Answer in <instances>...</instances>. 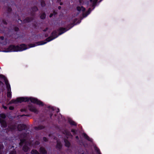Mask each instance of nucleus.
I'll return each instance as SVG.
<instances>
[{
	"label": "nucleus",
	"mask_w": 154,
	"mask_h": 154,
	"mask_svg": "<svg viewBox=\"0 0 154 154\" xmlns=\"http://www.w3.org/2000/svg\"><path fill=\"white\" fill-rule=\"evenodd\" d=\"M53 39H45V40L44 41L38 42L34 43H30L27 45L24 43H22L17 45H11L3 51L5 52L22 51L38 45H44Z\"/></svg>",
	"instance_id": "f257e3e1"
},
{
	"label": "nucleus",
	"mask_w": 154,
	"mask_h": 154,
	"mask_svg": "<svg viewBox=\"0 0 154 154\" xmlns=\"http://www.w3.org/2000/svg\"><path fill=\"white\" fill-rule=\"evenodd\" d=\"M30 100L31 102L41 106H44V103L42 102L36 98L30 97L29 98L27 97H19L17 98L16 100L14 99H12L9 102V104L12 103H21L22 102H28Z\"/></svg>",
	"instance_id": "f03ea898"
},
{
	"label": "nucleus",
	"mask_w": 154,
	"mask_h": 154,
	"mask_svg": "<svg viewBox=\"0 0 154 154\" xmlns=\"http://www.w3.org/2000/svg\"><path fill=\"white\" fill-rule=\"evenodd\" d=\"M74 26V23H71L67 26L66 28L61 27L60 28L58 31L56 30L54 31L51 33V36L47 38H56L59 35H61L71 29Z\"/></svg>",
	"instance_id": "7ed1b4c3"
},
{
	"label": "nucleus",
	"mask_w": 154,
	"mask_h": 154,
	"mask_svg": "<svg viewBox=\"0 0 154 154\" xmlns=\"http://www.w3.org/2000/svg\"><path fill=\"white\" fill-rule=\"evenodd\" d=\"M11 39H0V44L3 45H6L11 43Z\"/></svg>",
	"instance_id": "20e7f679"
},
{
	"label": "nucleus",
	"mask_w": 154,
	"mask_h": 154,
	"mask_svg": "<svg viewBox=\"0 0 154 154\" xmlns=\"http://www.w3.org/2000/svg\"><path fill=\"white\" fill-rule=\"evenodd\" d=\"M27 127L26 125L23 124H20L18 125L17 128L18 131H21L25 130Z\"/></svg>",
	"instance_id": "39448f33"
},
{
	"label": "nucleus",
	"mask_w": 154,
	"mask_h": 154,
	"mask_svg": "<svg viewBox=\"0 0 154 154\" xmlns=\"http://www.w3.org/2000/svg\"><path fill=\"white\" fill-rule=\"evenodd\" d=\"M28 107L30 111L33 112L34 113H38V110L33 105H29Z\"/></svg>",
	"instance_id": "423d86ee"
},
{
	"label": "nucleus",
	"mask_w": 154,
	"mask_h": 154,
	"mask_svg": "<svg viewBox=\"0 0 154 154\" xmlns=\"http://www.w3.org/2000/svg\"><path fill=\"white\" fill-rule=\"evenodd\" d=\"M0 123L2 127L5 128L7 127V125L6 121L4 119H0Z\"/></svg>",
	"instance_id": "0eeeda50"
},
{
	"label": "nucleus",
	"mask_w": 154,
	"mask_h": 154,
	"mask_svg": "<svg viewBox=\"0 0 154 154\" xmlns=\"http://www.w3.org/2000/svg\"><path fill=\"white\" fill-rule=\"evenodd\" d=\"M29 149V147L28 146V143H26L23 146L22 150L25 152H27Z\"/></svg>",
	"instance_id": "6e6552de"
},
{
	"label": "nucleus",
	"mask_w": 154,
	"mask_h": 154,
	"mask_svg": "<svg viewBox=\"0 0 154 154\" xmlns=\"http://www.w3.org/2000/svg\"><path fill=\"white\" fill-rule=\"evenodd\" d=\"M39 152L42 154H47V151L43 147H41L39 148Z\"/></svg>",
	"instance_id": "1a4fd4ad"
},
{
	"label": "nucleus",
	"mask_w": 154,
	"mask_h": 154,
	"mask_svg": "<svg viewBox=\"0 0 154 154\" xmlns=\"http://www.w3.org/2000/svg\"><path fill=\"white\" fill-rule=\"evenodd\" d=\"M33 19V17H27L23 20L25 23H29Z\"/></svg>",
	"instance_id": "9d476101"
},
{
	"label": "nucleus",
	"mask_w": 154,
	"mask_h": 154,
	"mask_svg": "<svg viewBox=\"0 0 154 154\" xmlns=\"http://www.w3.org/2000/svg\"><path fill=\"white\" fill-rule=\"evenodd\" d=\"M64 141L65 143V146L68 148H69L71 145V144L68 140L66 139H64Z\"/></svg>",
	"instance_id": "9b49d317"
},
{
	"label": "nucleus",
	"mask_w": 154,
	"mask_h": 154,
	"mask_svg": "<svg viewBox=\"0 0 154 154\" xmlns=\"http://www.w3.org/2000/svg\"><path fill=\"white\" fill-rule=\"evenodd\" d=\"M62 145L60 141H57V143L56 145V148L59 150H60L62 147Z\"/></svg>",
	"instance_id": "f8f14e48"
},
{
	"label": "nucleus",
	"mask_w": 154,
	"mask_h": 154,
	"mask_svg": "<svg viewBox=\"0 0 154 154\" xmlns=\"http://www.w3.org/2000/svg\"><path fill=\"white\" fill-rule=\"evenodd\" d=\"M82 136L84 137L88 141L91 142L92 139L90 138L85 133H83L82 134Z\"/></svg>",
	"instance_id": "ddd939ff"
},
{
	"label": "nucleus",
	"mask_w": 154,
	"mask_h": 154,
	"mask_svg": "<svg viewBox=\"0 0 154 154\" xmlns=\"http://www.w3.org/2000/svg\"><path fill=\"white\" fill-rule=\"evenodd\" d=\"M20 142L19 143V145L20 146H22L24 143L25 144L26 143H27L26 140L24 138L20 139Z\"/></svg>",
	"instance_id": "4468645a"
},
{
	"label": "nucleus",
	"mask_w": 154,
	"mask_h": 154,
	"mask_svg": "<svg viewBox=\"0 0 154 154\" xmlns=\"http://www.w3.org/2000/svg\"><path fill=\"white\" fill-rule=\"evenodd\" d=\"M45 128V126L42 125H39L37 126L34 127V129L37 131L42 130Z\"/></svg>",
	"instance_id": "2eb2a0df"
},
{
	"label": "nucleus",
	"mask_w": 154,
	"mask_h": 154,
	"mask_svg": "<svg viewBox=\"0 0 154 154\" xmlns=\"http://www.w3.org/2000/svg\"><path fill=\"white\" fill-rule=\"evenodd\" d=\"M76 9L79 12H80L81 10L83 12H84L85 11V8L82 6H81V7L77 6L76 7Z\"/></svg>",
	"instance_id": "dca6fc26"
},
{
	"label": "nucleus",
	"mask_w": 154,
	"mask_h": 154,
	"mask_svg": "<svg viewBox=\"0 0 154 154\" xmlns=\"http://www.w3.org/2000/svg\"><path fill=\"white\" fill-rule=\"evenodd\" d=\"M91 11V8H89L88 10L86 11L85 13H83V15L84 17H86L89 14Z\"/></svg>",
	"instance_id": "f3484780"
},
{
	"label": "nucleus",
	"mask_w": 154,
	"mask_h": 154,
	"mask_svg": "<svg viewBox=\"0 0 154 154\" xmlns=\"http://www.w3.org/2000/svg\"><path fill=\"white\" fill-rule=\"evenodd\" d=\"M68 122L70 124L72 125H74L76 126L77 125V124L74 121L72 120H69Z\"/></svg>",
	"instance_id": "a211bd4d"
},
{
	"label": "nucleus",
	"mask_w": 154,
	"mask_h": 154,
	"mask_svg": "<svg viewBox=\"0 0 154 154\" xmlns=\"http://www.w3.org/2000/svg\"><path fill=\"white\" fill-rule=\"evenodd\" d=\"M8 128L11 131H14L16 129V126L15 125H12L10 126H8Z\"/></svg>",
	"instance_id": "6ab92c4d"
},
{
	"label": "nucleus",
	"mask_w": 154,
	"mask_h": 154,
	"mask_svg": "<svg viewBox=\"0 0 154 154\" xmlns=\"http://www.w3.org/2000/svg\"><path fill=\"white\" fill-rule=\"evenodd\" d=\"M65 133L66 135L68 136V137H73V135L71 134L70 132H69V131L65 130Z\"/></svg>",
	"instance_id": "aec40b11"
},
{
	"label": "nucleus",
	"mask_w": 154,
	"mask_h": 154,
	"mask_svg": "<svg viewBox=\"0 0 154 154\" xmlns=\"http://www.w3.org/2000/svg\"><path fill=\"white\" fill-rule=\"evenodd\" d=\"M4 147V145L3 144H0V154H3V150Z\"/></svg>",
	"instance_id": "412c9836"
},
{
	"label": "nucleus",
	"mask_w": 154,
	"mask_h": 154,
	"mask_svg": "<svg viewBox=\"0 0 154 154\" xmlns=\"http://www.w3.org/2000/svg\"><path fill=\"white\" fill-rule=\"evenodd\" d=\"M46 14L45 12L41 14L40 16V18L44 20L45 18L46 17Z\"/></svg>",
	"instance_id": "4be33fe9"
},
{
	"label": "nucleus",
	"mask_w": 154,
	"mask_h": 154,
	"mask_svg": "<svg viewBox=\"0 0 154 154\" xmlns=\"http://www.w3.org/2000/svg\"><path fill=\"white\" fill-rule=\"evenodd\" d=\"M32 154H39L38 152L36 149H32L31 152Z\"/></svg>",
	"instance_id": "5701e85b"
},
{
	"label": "nucleus",
	"mask_w": 154,
	"mask_h": 154,
	"mask_svg": "<svg viewBox=\"0 0 154 154\" xmlns=\"http://www.w3.org/2000/svg\"><path fill=\"white\" fill-rule=\"evenodd\" d=\"M7 96L8 97L11 99V91H8L7 93Z\"/></svg>",
	"instance_id": "b1692460"
},
{
	"label": "nucleus",
	"mask_w": 154,
	"mask_h": 154,
	"mask_svg": "<svg viewBox=\"0 0 154 154\" xmlns=\"http://www.w3.org/2000/svg\"><path fill=\"white\" fill-rule=\"evenodd\" d=\"M41 5L42 7H44L45 6L46 4L45 2L43 0L41 1Z\"/></svg>",
	"instance_id": "393cba45"
},
{
	"label": "nucleus",
	"mask_w": 154,
	"mask_h": 154,
	"mask_svg": "<svg viewBox=\"0 0 154 154\" xmlns=\"http://www.w3.org/2000/svg\"><path fill=\"white\" fill-rule=\"evenodd\" d=\"M0 117L2 119H5L6 117V115L4 113H2L0 114Z\"/></svg>",
	"instance_id": "a878e982"
},
{
	"label": "nucleus",
	"mask_w": 154,
	"mask_h": 154,
	"mask_svg": "<svg viewBox=\"0 0 154 154\" xmlns=\"http://www.w3.org/2000/svg\"><path fill=\"white\" fill-rule=\"evenodd\" d=\"M32 11L34 12L37 11L38 10V8L35 6H33V7H32Z\"/></svg>",
	"instance_id": "bb28decb"
},
{
	"label": "nucleus",
	"mask_w": 154,
	"mask_h": 154,
	"mask_svg": "<svg viewBox=\"0 0 154 154\" xmlns=\"http://www.w3.org/2000/svg\"><path fill=\"white\" fill-rule=\"evenodd\" d=\"M71 132L73 133V135H75L77 134V131L74 129H72L71 130Z\"/></svg>",
	"instance_id": "cd10ccee"
},
{
	"label": "nucleus",
	"mask_w": 154,
	"mask_h": 154,
	"mask_svg": "<svg viewBox=\"0 0 154 154\" xmlns=\"http://www.w3.org/2000/svg\"><path fill=\"white\" fill-rule=\"evenodd\" d=\"M6 86L8 91H11V88L10 85L9 84H8L6 85Z\"/></svg>",
	"instance_id": "c85d7f7f"
},
{
	"label": "nucleus",
	"mask_w": 154,
	"mask_h": 154,
	"mask_svg": "<svg viewBox=\"0 0 154 154\" xmlns=\"http://www.w3.org/2000/svg\"><path fill=\"white\" fill-rule=\"evenodd\" d=\"M2 23L5 25H7V23L5 19H3L2 20Z\"/></svg>",
	"instance_id": "c756f323"
},
{
	"label": "nucleus",
	"mask_w": 154,
	"mask_h": 154,
	"mask_svg": "<svg viewBox=\"0 0 154 154\" xmlns=\"http://www.w3.org/2000/svg\"><path fill=\"white\" fill-rule=\"evenodd\" d=\"M98 0H94L92 3V6H94L96 4Z\"/></svg>",
	"instance_id": "7c9ffc66"
},
{
	"label": "nucleus",
	"mask_w": 154,
	"mask_h": 154,
	"mask_svg": "<svg viewBox=\"0 0 154 154\" xmlns=\"http://www.w3.org/2000/svg\"><path fill=\"white\" fill-rule=\"evenodd\" d=\"M12 11L11 8L10 7H8L7 9V11L8 13H10Z\"/></svg>",
	"instance_id": "2f4dec72"
},
{
	"label": "nucleus",
	"mask_w": 154,
	"mask_h": 154,
	"mask_svg": "<svg viewBox=\"0 0 154 154\" xmlns=\"http://www.w3.org/2000/svg\"><path fill=\"white\" fill-rule=\"evenodd\" d=\"M13 29L15 31L17 32L19 30V28L18 27L16 26L14 27Z\"/></svg>",
	"instance_id": "473e14b6"
},
{
	"label": "nucleus",
	"mask_w": 154,
	"mask_h": 154,
	"mask_svg": "<svg viewBox=\"0 0 154 154\" xmlns=\"http://www.w3.org/2000/svg\"><path fill=\"white\" fill-rule=\"evenodd\" d=\"M0 78L3 79H6V77L5 76L2 74H0Z\"/></svg>",
	"instance_id": "72a5a7b5"
},
{
	"label": "nucleus",
	"mask_w": 154,
	"mask_h": 154,
	"mask_svg": "<svg viewBox=\"0 0 154 154\" xmlns=\"http://www.w3.org/2000/svg\"><path fill=\"white\" fill-rule=\"evenodd\" d=\"M43 140L45 142H47L48 141V138L45 137H43Z\"/></svg>",
	"instance_id": "f704fd0d"
},
{
	"label": "nucleus",
	"mask_w": 154,
	"mask_h": 154,
	"mask_svg": "<svg viewBox=\"0 0 154 154\" xmlns=\"http://www.w3.org/2000/svg\"><path fill=\"white\" fill-rule=\"evenodd\" d=\"M9 154H17L16 151H12L10 152Z\"/></svg>",
	"instance_id": "c9c22d12"
},
{
	"label": "nucleus",
	"mask_w": 154,
	"mask_h": 154,
	"mask_svg": "<svg viewBox=\"0 0 154 154\" xmlns=\"http://www.w3.org/2000/svg\"><path fill=\"white\" fill-rule=\"evenodd\" d=\"M4 80H5V84H6V85H7L8 84H9V83H8V81L6 79H6H4Z\"/></svg>",
	"instance_id": "e433bc0d"
},
{
	"label": "nucleus",
	"mask_w": 154,
	"mask_h": 154,
	"mask_svg": "<svg viewBox=\"0 0 154 154\" xmlns=\"http://www.w3.org/2000/svg\"><path fill=\"white\" fill-rule=\"evenodd\" d=\"M9 109L10 110H13L14 109V106H10L9 107Z\"/></svg>",
	"instance_id": "4c0bfd02"
},
{
	"label": "nucleus",
	"mask_w": 154,
	"mask_h": 154,
	"mask_svg": "<svg viewBox=\"0 0 154 154\" xmlns=\"http://www.w3.org/2000/svg\"><path fill=\"white\" fill-rule=\"evenodd\" d=\"M96 150H97L98 154H101L99 149H96Z\"/></svg>",
	"instance_id": "58836bf2"
},
{
	"label": "nucleus",
	"mask_w": 154,
	"mask_h": 154,
	"mask_svg": "<svg viewBox=\"0 0 154 154\" xmlns=\"http://www.w3.org/2000/svg\"><path fill=\"white\" fill-rule=\"evenodd\" d=\"M24 116H29V115L27 114V115H25V114H23L20 115L21 117H23Z\"/></svg>",
	"instance_id": "ea45409f"
},
{
	"label": "nucleus",
	"mask_w": 154,
	"mask_h": 154,
	"mask_svg": "<svg viewBox=\"0 0 154 154\" xmlns=\"http://www.w3.org/2000/svg\"><path fill=\"white\" fill-rule=\"evenodd\" d=\"M53 15H56L57 14V13L55 11H54L53 12Z\"/></svg>",
	"instance_id": "a19ab883"
},
{
	"label": "nucleus",
	"mask_w": 154,
	"mask_h": 154,
	"mask_svg": "<svg viewBox=\"0 0 154 154\" xmlns=\"http://www.w3.org/2000/svg\"><path fill=\"white\" fill-rule=\"evenodd\" d=\"M53 13H51L50 14L49 17L51 18L53 17Z\"/></svg>",
	"instance_id": "79ce46f5"
},
{
	"label": "nucleus",
	"mask_w": 154,
	"mask_h": 154,
	"mask_svg": "<svg viewBox=\"0 0 154 154\" xmlns=\"http://www.w3.org/2000/svg\"><path fill=\"white\" fill-rule=\"evenodd\" d=\"M3 107L4 109L5 110L7 109V107L5 106H3Z\"/></svg>",
	"instance_id": "37998d69"
},
{
	"label": "nucleus",
	"mask_w": 154,
	"mask_h": 154,
	"mask_svg": "<svg viewBox=\"0 0 154 154\" xmlns=\"http://www.w3.org/2000/svg\"><path fill=\"white\" fill-rule=\"evenodd\" d=\"M31 15L32 16H34V15H35V13L34 12H32L31 13Z\"/></svg>",
	"instance_id": "c03bdc74"
},
{
	"label": "nucleus",
	"mask_w": 154,
	"mask_h": 154,
	"mask_svg": "<svg viewBox=\"0 0 154 154\" xmlns=\"http://www.w3.org/2000/svg\"><path fill=\"white\" fill-rule=\"evenodd\" d=\"M26 111V109H21V112H25Z\"/></svg>",
	"instance_id": "a18cd8bd"
},
{
	"label": "nucleus",
	"mask_w": 154,
	"mask_h": 154,
	"mask_svg": "<svg viewBox=\"0 0 154 154\" xmlns=\"http://www.w3.org/2000/svg\"><path fill=\"white\" fill-rule=\"evenodd\" d=\"M48 28L47 27L45 29H44L43 31L44 32H46L48 30Z\"/></svg>",
	"instance_id": "49530a36"
},
{
	"label": "nucleus",
	"mask_w": 154,
	"mask_h": 154,
	"mask_svg": "<svg viewBox=\"0 0 154 154\" xmlns=\"http://www.w3.org/2000/svg\"><path fill=\"white\" fill-rule=\"evenodd\" d=\"M75 138L77 140H79V137L78 136H76L75 137Z\"/></svg>",
	"instance_id": "de8ad7c7"
},
{
	"label": "nucleus",
	"mask_w": 154,
	"mask_h": 154,
	"mask_svg": "<svg viewBox=\"0 0 154 154\" xmlns=\"http://www.w3.org/2000/svg\"><path fill=\"white\" fill-rule=\"evenodd\" d=\"M61 8V7L60 6H59L58 7V9L59 10H60Z\"/></svg>",
	"instance_id": "09e8293b"
},
{
	"label": "nucleus",
	"mask_w": 154,
	"mask_h": 154,
	"mask_svg": "<svg viewBox=\"0 0 154 154\" xmlns=\"http://www.w3.org/2000/svg\"><path fill=\"white\" fill-rule=\"evenodd\" d=\"M0 38H4L3 36H2L0 37Z\"/></svg>",
	"instance_id": "8fccbe9b"
},
{
	"label": "nucleus",
	"mask_w": 154,
	"mask_h": 154,
	"mask_svg": "<svg viewBox=\"0 0 154 154\" xmlns=\"http://www.w3.org/2000/svg\"><path fill=\"white\" fill-rule=\"evenodd\" d=\"M1 84H3V83L2 82L0 81V85H1Z\"/></svg>",
	"instance_id": "3c124183"
},
{
	"label": "nucleus",
	"mask_w": 154,
	"mask_h": 154,
	"mask_svg": "<svg viewBox=\"0 0 154 154\" xmlns=\"http://www.w3.org/2000/svg\"><path fill=\"white\" fill-rule=\"evenodd\" d=\"M90 2H93V0H90Z\"/></svg>",
	"instance_id": "603ef678"
},
{
	"label": "nucleus",
	"mask_w": 154,
	"mask_h": 154,
	"mask_svg": "<svg viewBox=\"0 0 154 154\" xmlns=\"http://www.w3.org/2000/svg\"><path fill=\"white\" fill-rule=\"evenodd\" d=\"M60 5H62L63 4H62V3L61 2V3H60Z\"/></svg>",
	"instance_id": "864d4df0"
},
{
	"label": "nucleus",
	"mask_w": 154,
	"mask_h": 154,
	"mask_svg": "<svg viewBox=\"0 0 154 154\" xmlns=\"http://www.w3.org/2000/svg\"><path fill=\"white\" fill-rule=\"evenodd\" d=\"M61 1V0H57V1L58 2H60Z\"/></svg>",
	"instance_id": "5fc2aeb1"
},
{
	"label": "nucleus",
	"mask_w": 154,
	"mask_h": 154,
	"mask_svg": "<svg viewBox=\"0 0 154 154\" xmlns=\"http://www.w3.org/2000/svg\"><path fill=\"white\" fill-rule=\"evenodd\" d=\"M52 116V114H51V116Z\"/></svg>",
	"instance_id": "6e6d98bb"
},
{
	"label": "nucleus",
	"mask_w": 154,
	"mask_h": 154,
	"mask_svg": "<svg viewBox=\"0 0 154 154\" xmlns=\"http://www.w3.org/2000/svg\"><path fill=\"white\" fill-rule=\"evenodd\" d=\"M67 138H68V137H67Z\"/></svg>",
	"instance_id": "4d7b16f0"
}]
</instances>
